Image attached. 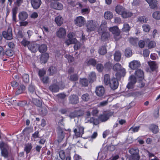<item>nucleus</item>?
<instances>
[{
    "label": "nucleus",
    "instance_id": "nucleus-1",
    "mask_svg": "<svg viewBox=\"0 0 160 160\" xmlns=\"http://www.w3.org/2000/svg\"><path fill=\"white\" fill-rule=\"evenodd\" d=\"M107 24L105 21H102L98 30V33L100 36V39L103 41L107 40L110 36L109 33L107 30Z\"/></svg>",
    "mask_w": 160,
    "mask_h": 160
},
{
    "label": "nucleus",
    "instance_id": "nucleus-2",
    "mask_svg": "<svg viewBox=\"0 0 160 160\" xmlns=\"http://www.w3.org/2000/svg\"><path fill=\"white\" fill-rule=\"evenodd\" d=\"M112 69L115 71L119 72H117L115 74L116 78L120 77L125 74V69L122 68L121 65L118 63H116L113 66Z\"/></svg>",
    "mask_w": 160,
    "mask_h": 160
},
{
    "label": "nucleus",
    "instance_id": "nucleus-3",
    "mask_svg": "<svg viewBox=\"0 0 160 160\" xmlns=\"http://www.w3.org/2000/svg\"><path fill=\"white\" fill-rule=\"evenodd\" d=\"M86 26L88 32L94 31L97 27V22L92 20L88 21L86 23Z\"/></svg>",
    "mask_w": 160,
    "mask_h": 160
},
{
    "label": "nucleus",
    "instance_id": "nucleus-4",
    "mask_svg": "<svg viewBox=\"0 0 160 160\" xmlns=\"http://www.w3.org/2000/svg\"><path fill=\"white\" fill-rule=\"evenodd\" d=\"M109 30L114 35V38L116 41H118L120 38H121L120 35V31L118 27H111L109 28Z\"/></svg>",
    "mask_w": 160,
    "mask_h": 160
},
{
    "label": "nucleus",
    "instance_id": "nucleus-5",
    "mask_svg": "<svg viewBox=\"0 0 160 160\" xmlns=\"http://www.w3.org/2000/svg\"><path fill=\"white\" fill-rule=\"evenodd\" d=\"M84 128L80 125H77L76 128L74 129V132L75 136L80 137L84 133Z\"/></svg>",
    "mask_w": 160,
    "mask_h": 160
},
{
    "label": "nucleus",
    "instance_id": "nucleus-6",
    "mask_svg": "<svg viewBox=\"0 0 160 160\" xmlns=\"http://www.w3.org/2000/svg\"><path fill=\"white\" fill-rule=\"evenodd\" d=\"M57 140L58 142H61L65 137V133L63 129L60 127H58L57 128Z\"/></svg>",
    "mask_w": 160,
    "mask_h": 160
},
{
    "label": "nucleus",
    "instance_id": "nucleus-7",
    "mask_svg": "<svg viewBox=\"0 0 160 160\" xmlns=\"http://www.w3.org/2000/svg\"><path fill=\"white\" fill-rule=\"evenodd\" d=\"M75 24L77 26L81 27L83 26L85 23V18L82 16L77 17L74 21Z\"/></svg>",
    "mask_w": 160,
    "mask_h": 160
},
{
    "label": "nucleus",
    "instance_id": "nucleus-8",
    "mask_svg": "<svg viewBox=\"0 0 160 160\" xmlns=\"http://www.w3.org/2000/svg\"><path fill=\"white\" fill-rule=\"evenodd\" d=\"M3 37L7 40H11L12 38V29L11 28L8 27L7 31L2 32Z\"/></svg>",
    "mask_w": 160,
    "mask_h": 160
},
{
    "label": "nucleus",
    "instance_id": "nucleus-9",
    "mask_svg": "<svg viewBox=\"0 0 160 160\" xmlns=\"http://www.w3.org/2000/svg\"><path fill=\"white\" fill-rule=\"evenodd\" d=\"M53 83L51 84L49 87V90L53 92H56L59 91V87L58 85L56 82L57 83V80L54 79L53 81Z\"/></svg>",
    "mask_w": 160,
    "mask_h": 160
},
{
    "label": "nucleus",
    "instance_id": "nucleus-10",
    "mask_svg": "<svg viewBox=\"0 0 160 160\" xmlns=\"http://www.w3.org/2000/svg\"><path fill=\"white\" fill-rule=\"evenodd\" d=\"M118 85L119 83L117 79L113 77L111 79L108 85L112 89L115 90L118 88Z\"/></svg>",
    "mask_w": 160,
    "mask_h": 160
},
{
    "label": "nucleus",
    "instance_id": "nucleus-11",
    "mask_svg": "<svg viewBox=\"0 0 160 160\" xmlns=\"http://www.w3.org/2000/svg\"><path fill=\"white\" fill-rule=\"evenodd\" d=\"M129 66L132 70H137L140 67L141 63L138 61L133 60L129 63Z\"/></svg>",
    "mask_w": 160,
    "mask_h": 160
},
{
    "label": "nucleus",
    "instance_id": "nucleus-12",
    "mask_svg": "<svg viewBox=\"0 0 160 160\" xmlns=\"http://www.w3.org/2000/svg\"><path fill=\"white\" fill-rule=\"evenodd\" d=\"M69 103L72 104H76L79 102V99L78 96L75 94L70 96L68 98Z\"/></svg>",
    "mask_w": 160,
    "mask_h": 160
},
{
    "label": "nucleus",
    "instance_id": "nucleus-13",
    "mask_svg": "<svg viewBox=\"0 0 160 160\" xmlns=\"http://www.w3.org/2000/svg\"><path fill=\"white\" fill-rule=\"evenodd\" d=\"M38 44L33 42H31L28 48L32 52L35 53L38 50Z\"/></svg>",
    "mask_w": 160,
    "mask_h": 160
},
{
    "label": "nucleus",
    "instance_id": "nucleus-14",
    "mask_svg": "<svg viewBox=\"0 0 160 160\" xmlns=\"http://www.w3.org/2000/svg\"><path fill=\"white\" fill-rule=\"evenodd\" d=\"M48 107L46 105H44L40 107L38 109L39 113L42 116H46L48 113Z\"/></svg>",
    "mask_w": 160,
    "mask_h": 160
},
{
    "label": "nucleus",
    "instance_id": "nucleus-15",
    "mask_svg": "<svg viewBox=\"0 0 160 160\" xmlns=\"http://www.w3.org/2000/svg\"><path fill=\"white\" fill-rule=\"evenodd\" d=\"M95 92L96 95L99 96H102L104 94L105 89L102 86L97 87L96 88Z\"/></svg>",
    "mask_w": 160,
    "mask_h": 160
},
{
    "label": "nucleus",
    "instance_id": "nucleus-16",
    "mask_svg": "<svg viewBox=\"0 0 160 160\" xmlns=\"http://www.w3.org/2000/svg\"><path fill=\"white\" fill-rule=\"evenodd\" d=\"M57 36L59 38H64L66 34L65 29L62 28H60L56 32Z\"/></svg>",
    "mask_w": 160,
    "mask_h": 160
},
{
    "label": "nucleus",
    "instance_id": "nucleus-17",
    "mask_svg": "<svg viewBox=\"0 0 160 160\" xmlns=\"http://www.w3.org/2000/svg\"><path fill=\"white\" fill-rule=\"evenodd\" d=\"M31 3L32 8L35 9H38L42 3L41 0H31Z\"/></svg>",
    "mask_w": 160,
    "mask_h": 160
},
{
    "label": "nucleus",
    "instance_id": "nucleus-18",
    "mask_svg": "<svg viewBox=\"0 0 160 160\" xmlns=\"http://www.w3.org/2000/svg\"><path fill=\"white\" fill-rule=\"evenodd\" d=\"M113 115V113L111 112L107 113L105 114L101 115L99 117V119L102 122H105L107 120Z\"/></svg>",
    "mask_w": 160,
    "mask_h": 160
},
{
    "label": "nucleus",
    "instance_id": "nucleus-19",
    "mask_svg": "<svg viewBox=\"0 0 160 160\" xmlns=\"http://www.w3.org/2000/svg\"><path fill=\"white\" fill-rule=\"evenodd\" d=\"M149 4L151 8L154 9L157 8V0H145Z\"/></svg>",
    "mask_w": 160,
    "mask_h": 160
},
{
    "label": "nucleus",
    "instance_id": "nucleus-20",
    "mask_svg": "<svg viewBox=\"0 0 160 160\" xmlns=\"http://www.w3.org/2000/svg\"><path fill=\"white\" fill-rule=\"evenodd\" d=\"M86 62L88 66H92L93 67H95L97 63V60L92 58H89Z\"/></svg>",
    "mask_w": 160,
    "mask_h": 160
},
{
    "label": "nucleus",
    "instance_id": "nucleus-21",
    "mask_svg": "<svg viewBox=\"0 0 160 160\" xmlns=\"http://www.w3.org/2000/svg\"><path fill=\"white\" fill-rule=\"evenodd\" d=\"M28 14L26 12L23 11L19 13L18 15L19 20L24 21L28 17Z\"/></svg>",
    "mask_w": 160,
    "mask_h": 160
},
{
    "label": "nucleus",
    "instance_id": "nucleus-22",
    "mask_svg": "<svg viewBox=\"0 0 160 160\" xmlns=\"http://www.w3.org/2000/svg\"><path fill=\"white\" fill-rule=\"evenodd\" d=\"M55 22L58 26H60L63 23V19L61 16L59 15L55 18Z\"/></svg>",
    "mask_w": 160,
    "mask_h": 160
},
{
    "label": "nucleus",
    "instance_id": "nucleus-23",
    "mask_svg": "<svg viewBox=\"0 0 160 160\" xmlns=\"http://www.w3.org/2000/svg\"><path fill=\"white\" fill-rule=\"evenodd\" d=\"M135 74L138 78L142 79L144 77V72L141 69H137L135 72Z\"/></svg>",
    "mask_w": 160,
    "mask_h": 160
},
{
    "label": "nucleus",
    "instance_id": "nucleus-24",
    "mask_svg": "<svg viewBox=\"0 0 160 160\" xmlns=\"http://www.w3.org/2000/svg\"><path fill=\"white\" fill-rule=\"evenodd\" d=\"M125 9V8L122 6L118 5L116 7L115 10L117 13L121 15Z\"/></svg>",
    "mask_w": 160,
    "mask_h": 160
},
{
    "label": "nucleus",
    "instance_id": "nucleus-25",
    "mask_svg": "<svg viewBox=\"0 0 160 160\" xmlns=\"http://www.w3.org/2000/svg\"><path fill=\"white\" fill-rule=\"evenodd\" d=\"M2 147L3 145L2 144H0V147L1 148L2 155L5 158H8V150L5 147Z\"/></svg>",
    "mask_w": 160,
    "mask_h": 160
},
{
    "label": "nucleus",
    "instance_id": "nucleus-26",
    "mask_svg": "<svg viewBox=\"0 0 160 160\" xmlns=\"http://www.w3.org/2000/svg\"><path fill=\"white\" fill-rule=\"evenodd\" d=\"M38 50L41 53H42L46 52L47 50V47L45 44H41L40 45L38 44Z\"/></svg>",
    "mask_w": 160,
    "mask_h": 160
},
{
    "label": "nucleus",
    "instance_id": "nucleus-27",
    "mask_svg": "<svg viewBox=\"0 0 160 160\" xmlns=\"http://www.w3.org/2000/svg\"><path fill=\"white\" fill-rule=\"evenodd\" d=\"M121 15L123 18H127L131 17L132 13L125 9Z\"/></svg>",
    "mask_w": 160,
    "mask_h": 160
},
{
    "label": "nucleus",
    "instance_id": "nucleus-28",
    "mask_svg": "<svg viewBox=\"0 0 160 160\" xmlns=\"http://www.w3.org/2000/svg\"><path fill=\"white\" fill-rule=\"evenodd\" d=\"M49 56L48 53H45L42 54L40 60L42 63H46L47 61Z\"/></svg>",
    "mask_w": 160,
    "mask_h": 160
},
{
    "label": "nucleus",
    "instance_id": "nucleus-29",
    "mask_svg": "<svg viewBox=\"0 0 160 160\" xmlns=\"http://www.w3.org/2000/svg\"><path fill=\"white\" fill-rule=\"evenodd\" d=\"M96 79V74L95 72H92L89 75L88 79L90 83H92Z\"/></svg>",
    "mask_w": 160,
    "mask_h": 160
},
{
    "label": "nucleus",
    "instance_id": "nucleus-30",
    "mask_svg": "<svg viewBox=\"0 0 160 160\" xmlns=\"http://www.w3.org/2000/svg\"><path fill=\"white\" fill-rule=\"evenodd\" d=\"M114 60L116 62H119L121 60V53L120 51H116L114 54Z\"/></svg>",
    "mask_w": 160,
    "mask_h": 160
},
{
    "label": "nucleus",
    "instance_id": "nucleus-31",
    "mask_svg": "<svg viewBox=\"0 0 160 160\" xmlns=\"http://www.w3.org/2000/svg\"><path fill=\"white\" fill-rule=\"evenodd\" d=\"M148 64L150 66L151 70L152 71L156 70L158 68L157 63L154 61H152L150 62Z\"/></svg>",
    "mask_w": 160,
    "mask_h": 160
},
{
    "label": "nucleus",
    "instance_id": "nucleus-32",
    "mask_svg": "<svg viewBox=\"0 0 160 160\" xmlns=\"http://www.w3.org/2000/svg\"><path fill=\"white\" fill-rule=\"evenodd\" d=\"M26 88L25 86L23 85H21L17 88V90L16 91V94L17 95L20 94L25 90Z\"/></svg>",
    "mask_w": 160,
    "mask_h": 160
},
{
    "label": "nucleus",
    "instance_id": "nucleus-33",
    "mask_svg": "<svg viewBox=\"0 0 160 160\" xmlns=\"http://www.w3.org/2000/svg\"><path fill=\"white\" fill-rule=\"evenodd\" d=\"M98 53L101 55H104L107 53V49L104 46H102L99 48Z\"/></svg>",
    "mask_w": 160,
    "mask_h": 160
},
{
    "label": "nucleus",
    "instance_id": "nucleus-34",
    "mask_svg": "<svg viewBox=\"0 0 160 160\" xmlns=\"http://www.w3.org/2000/svg\"><path fill=\"white\" fill-rule=\"evenodd\" d=\"M52 7L54 9L60 10L62 9L63 6L61 3L56 2L53 3L52 5Z\"/></svg>",
    "mask_w": 160,
    "mask_h": 160
},
{
    "label": "nucleus",
    "instance_id": "nucleus-35",
    "mask_svg": "<svg viewBox=\"0 0 160 160\" xmlns=\"http://www.w3.org/2000/svg\"><path fill=\"white\" fill-rule=\"evenodd\" d=\"M32 148V146L31 143H28L25 146L24 150L26 152L27 154L29 153Z\"/></svg>",
    "mask_w": 160,
    "mask_h": 160
},
{
    "label": "nucleus",
    "instance_id": "nucleus-36",
    "mask_svg": "<svg viewBox=\"0 0 160 160\" xmlns=\"http://www.w3.org/2000/svg\"><path fill=\"white\" fill-rule=\"evenodd\" d=\"M111 81L110 75L108 74H105L104 77V82L105 85H108Z\"/></svg>",
    "mask_w": 160,
    "mask_h": 160
},
{
    "label": "nucleus",
    "instance_id": "nucleus-37",
    "mask_svg": "<svg viewBox=\"0 0 160 160\" xmlns=\"http://www.w3.org/2000/svg\"><path fill=\"white\" fill-rule=\"evenodd\" d=\"M49 74L50 75H52L57 72V69L56 67L52 66L48 69Z\"/></svg>",
    "mask_w": 160,
    "mask_h": 160
},
{
    "label": "nucleus",
    "instance_id": "nucleus-38",
    "mask_svg": "<svg viewBox=\"0 0 160 160\" xmlns=\"http://www.w3.org/2000/svg\"><path fill=\"white\" fill-rule=\"evenodd\" d=\"M78 74L76 73L73 74H71L69 78V80L72 81H76L78 80Z\"/></svg>",
    "mask_w": 160,
    "mask_h": 160
},
{
    "label": "nucleus",
    "instance_id": "nucleus-39",
    "mask_svg": "<svg viewBox=\"0 0 160 160\" xmlns=\"http://www.w3.org/2000/svg\"><path fill=\"white\" fill-rule=\"evenodd\" d=\"M150 129L154 133H156L158 131V126L154 124H152L150 126Z\"/></svg>",
    "mask_w": 160,
    "mask_h": 160
},
{
    "label": "nucleus",
    "instance_id": "nucleus-40",
    "mask_svg": "<svg viewBox=\"0 0 160 160\" xmlns=\"http://www.w3.org/2000/svg\"><path fill=\"white\" fill-rule=\"evenodd\" d=\"M113 17L112 13L109 11H107L104 13V17L106 19H110Z\"/></svg>",
    "mask_w": 160,
    "mask_h": 160
},
{
    "label": "nucleus",
    "instance_id": "nucleus-41",
    "mask_svg": "<svg viewBox=\"0 0 160 160\" xmlns=\"http://www.w3.org/2000/svg\"><path fill=\"white\" fill-rule=\"evenodd\" d=\"M22 80L25 83H28L29 80V76L28 74H24L22 76Z\"/></svg>",
    "mask_w": 160,
    "mask_h": 160
},
{
    "label": "nucleus",
    "instance_id": "nucleus-42",
    "mask_svg": "<svg viewBox=\"0 0 160 160\" xmlns=\"http://www.w3.org/2000/svg\"><path fill=\"white\" fill-rule=\"evenodd\" d=\"M80 83L82 86L86 87L88 85V81L87 79L83 78L80 79Z\"/></svg>",
    "mask_w": 160,
    "mask_h": 160
},
{
    "label": "nucleus",
    "instance_id": "nucleus-43",
    "mask_svg": "<svg viewBox=\"0 0 160 160\" xmlns=\"http://www.w3.org/2000/svg\"><path fill=\"white\" fill-rule=\"evenodd\" d=\"M31 42L26 40L25 39H23L20 42V43L22 46L26 47H27L28 48L29 45Z\"/></svg>",
    "mask_w": 160,
    "mask_h": 160
},
{
    "label": "nucleus",
    "instance_id": "nucleus-44",
    "mask_svg": "<svg viewBox=\"0 0 160 160\" xmlns=\"http://www.w3.org/2000/svg\"><path fill=\"white\" fill-rule=\"evenodd\" d=\"M153 18L156 20L160 19V11H156L154 12L152 14Z\"/></svg>",
    "mask_w": 160,
    "mask_h": 160
},
{
    "label": "nucleus",
    "instance_id": "nucleus-45",
    "mask_svg": "<svg viewBox=\"0 0 160 160\" xmlns=\"http://www.w3.org/2000/svg\"><path fill=\"white\" fill-rule=\"evenodd\" d=\"M81 98L84 101L88 102L89 100L90 97L88 94L86 93L82 95Z\"/></svg>",
    "mask_w": 160,
    "mask_h": 160
},
{
    "label": "nucleus",
    "instance_id": "nucleus-46",
    "mask_svg": "<svg viewBox=\"0 0 160 160\" xmlns=\"http://www.w3.org/2000/svg\"><path fill=\"white\" fill-rule=\"evenodd\" d=\"M5 54L8 57H11L14 54V52L13 50L11 49H8L5 51Z\"/></svg>",
    "mask_w": 160,
    "mask_h": 160
},
{
    "label": "nucleus",
    "instance_id": "nucleus-47",
    "mask_svg": "<svg viewBox=\"0 0 160 160\" xmlns=\"http://www.w3.org/2000/svg\"><path fill=\"white\" fill-rule=\"evenodd\" d=\"M138 149L137 148H132L129 150V152L132 155L138 154Z\"/></svg>",
    "mask_w": 160,
    "mask_h": 160
},
{
    "label": "nucleus",
    "instance_id": "nucleus-48",
    "mask_svg": "<svg viewBox=\"0 0 160 160\" xmlns=\"http://www.w3.org/2000/svg\"><path fill=\"white\" fill-rule=\"evenodd\" d=\"M112 65L110 62H107L104 64V67L107 70H110L112 67Z\"/></svg>",
    "mask_w": 160,
    "mask_h": 160
},
{
    "label": "nucleus",
    "instance_id": "nucleus-49",
    "mask_svg": "<svg viewBox=\"0 0 160 160\" xmlns=\"http://www.w3.org/2000/svg\"><path fill=\"white\" fill-rule=\"evenodd\" d=\"M132 51L129 48H127L125 51V55L127 57H130L132 55Z\"/></svg>",
    "mask_w": 160,
    "mask_h": 160
},
{
    "label": "nucleus",
    "instance_id": "nucleus-50",
    "mask_svg": "<svg viewBox=\"0 0 160 160\" xmlns=\"http://www.w3.org/2000/svg\"><path fill=\"white\" fill-rule=\"evenodd\" d=\"M28 90L29 91L32 93H35V87L34 85H32V84L29 85L28 88Z\"/></svg>",
    "mask_w": 160,
    "mask_h": 160
},
{
    "label": "nucleus",
    "instance_id": "nucleus-51",
    "mask_svg": "<svg viewBox=\"0 0 160 160\" xmlns=\"http://www.w3.org/2000/svg\"><path fill=\"white\" fill-rule=\"evenodd\" d=\"M77 42V40L76 39H73L72 40L69 39L66 41L65 42L67 45H69L71 44H75Z\"/></svg>",
    "mask_w": 160,
    "mask_h": 160
},
{
    "label": "nucleus",
    "instance_id": "nucleus-52",
    "mask_svg": "<svg viewBox=\"0 0 160 160\" xmlns=\"http://www.w3.org/2000/svg\"><path fill=\"white\" fill-rule=\"evenodd\" d=\"M156 46V42L154 41H150L148 45V48L150 49L155 48Z\"/></svg>",
    "mask_w": 160,
    "mask_h": 160
},
{
    "label": "nucleus",
    "instance_id": "nucleus-53",
    "mask_svg": "<svg viewBox=\"0 0 160 160\" xmlns=\"http://www.w3.org/2000/svg\"><path fill=\"white\" fill-rule=\"evenodd\" d=\"M77 114V117L82 116L84 114V111L83 109H80L78 110H75Z\"/></svg>",
    "mask_w": 160,
    "mask_h": 160
},
{
    "label": "nucleus",
    "instance_id": "nucleus-54",
    "mask_svg": "<svg viewBox=\"0 0 160 160\" xmlns=\"http://www.w3.org/2000/svg\"><path fill=\"white\" fill-rule=\"evenodd\" d=\"M33 102L35 105L37 107H39L40 108L41 107V106H42V102L41 100L39 99H35L33 100Z\"/></svg>",
    "mask_w": 160,
    "mask_h": 160
},
{
    "label": "nucleus",
    "instance_id": "nucleus-55",
    "mask_svg": "<svg viewBox=\"0 0 160 160\" xmlns=\"http://www.w3.org/2000/svg\"><path fill=\"white\" fill-rule=\"evenodd\" d=\"M59 154L60 158L62 160H64L65 158L66 155L64 151L63 150H60L59 152Z\"/></svg>",
    "mask_w": 160,
    "mask_h": 160
},
{
    "label": "nucleus",
    "instance_id": "nucleus-56",
    "mask_svg": "<svg viewBox=\"0 0 160 160\" xmlns=\"http://www.w3.org/2000/svg\"><path fill=\"white\" fill-rule=\"evenodd\" d=\"M138 41L137 38H130L129 39L130 42L133 45H135Z\"/></svg>",
    "mask_w": 160,
    "mask_h": 160
},
{
    "label": "nucleus",
    "instance_id": "nucleus-57",
    "mask_svg": "<svg viewBox=\"0 0 160 160\" xmlns=\"http://www.w3.org/2000/svg\"><path fill=\"white\" fill-rule=\"evenodd\" d=\"M142 28L144 31L146 32H149L150 29V27L148 24H144L142 26Z\"/></svg>",
    "mask_w": 160,
    "mask_h": 160
},
{
    "label": "nucleus",
    "instance_id": "nucleus-58",
    "mask_svg": "<svg viewBox=\"0 0 160 160\" xmlns=\"http://www.w3.org/2000/svg\"><path fill=\"white\" fill-rule=\"evenodd\" d=\"M104 68V67L101 63H98L96 64V69L100 72H102Z\"/></svg>",
    "mask_w": 160,
    "mask_h": 160
},
{
    "label": "nucleus",
    "instance_id": "nucleus-59",
    "mask_svg": "<svg viewBox=\"0 0 160 160\" xmlns=\"http://www.w3.org/2000/svg\"><path fill=\"white\" fill-rule=\"evenodd\" d=\"M140 157L139 154L132 155L129 158L130 160H139Z\"/></svg>",
    "mask_w": 160,
    "mask_h": 160
},
{
    "label": "nucleus",
    "instance_id": "nucleus-60",
    "mask_svg": "<svg viewBox=\"0 0 160 160\" xmlns=\"http://www.w3.org/2000/svg\"><path fill=\"white\" fill-rule=\"evenodd\" d=\"M46 74V71L44 69H40L38 71V75L41 78L43 77Z\"/></svg>",
    "mask_w": 160,
    "mask_h": 160
},
{
    "label": "nucleus",
    "instance_id": "nucleus-61",
    "mask_svg": "<svg viewBox=\"0 0 160 160\" xmlns=\"http://www.w3.org/2000/svg\"><path fill=\"white\" fill-rule=\"evenodd\" d=\"M41 80L43 83L47 84L48 82L49 78L48 76L43 77L41 78Z\"/></svg>",
    "mask_w": 160,
    "mask_h": 160
},
{
    "label": "nucleus",
    "instance_id": "nucleus-62",
    "mask_svg": "<svg viewBox=\"0 0 160 160\" xmlns=\"http://www.w3.org/2000/svg\"><path fill=\"white\" fill-rule=\"evenodd\" d=\"M130 29V27L128 24L127 23L124 24L123 25V27L122 29L123 31H128Z\"/></svg>",
    "mask_w": 160,
    "mask_h": 160
},
{
    "label": "nucleus",
    "instance_id": "nucleus-63",
    "mask_svg": "<svg viewBox=\"0 0 160 160\" xmlns=\"http://www.w3.org/2000/svg\"><path fill=\"white\" fill-rule=\"evenodd\" d=\"M138 20L139 21L142 23L146 22L147 21L146 18L144 16H142L139 17L138 18Z\"/></svg>",
    "mask_w": 160,
    "mask_h": 160
},
{
    "label": "nucleus",
    "instance_id": "nucleus-64",
    "mask_svg": "<svg viewBox=\"0 0 160 160\" xmlns=\"http://www.w3.org/2000/svg\"><path fill=\"white\" fill-rule=\"evenodd\" d=\"M129 80L130 82L135 84L136 82V79L134 75H132L129 77Z\"/></svg>",
    "mask_w": 160,
    "mask_h": 160
}]
</instances>
